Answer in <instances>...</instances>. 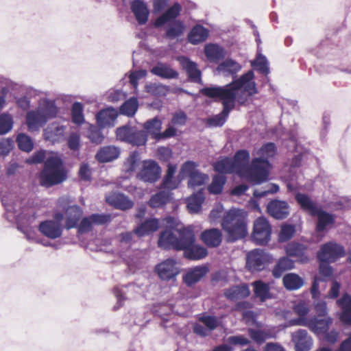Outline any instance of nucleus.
Returning <instances> with one entry per match:
<instances>
[{
	"instance_id": "13d9d810",
	"label": "nucleus",
	"mask_w": 351,
	"mask_h": 351,
	"mask_svg": "<svg viewBox=\"0 0 351 351\" xmlns=\"http://www.w3.org/2000/svg\"><path fill=\"white\" fill-rule=\"evenodd\" d=\"M16 141L19 148L23 152H29L33 149L34 144L32 138L25 134H18Z\"/></svg>"
},
{
	"instance_id": "6e6552de",
	"label": "nucleus",
	"mask_w": 351,
	"mask_h": 351,
	"mask_svg": "<svg viewBox=\"0 0 351 351\" xmlns=\"http://www.w3.org/2000/svg\"><path fill=\"white\" fill-rule=\"evenodd\" d=\"M198 321L199 322L193 324L192 329L193 333L200 337L210 336L220 324V321L216 316L209 315H201Z\"/></svg>"
},
{
	"instance_id": "1a4fd4ad",
	"label": "nucleus",
	"mask_w": 351,
	"mask_h": 351,
	"mask_svg": "<svg viewBox=\"0 0 351 351\" xmlns=\"http://www.w3.org/2000/svg\"><path fill=\"white\" fill-rule=\"evenodd\" d=\"M271 227L268 220L263 217L257 218L254 223L252 239L257 245H265L271 239Z\"/></svg>"
},
{
	"instance_id": "c9c22d12",
	"label": "nucleus",
	"mask_w": 351,
	"mask_h": 351,
	"mask_svg": "<svg viewBox=\"0 0 351 351\" xmlns=\"http://www.w3.org/2000/svg\"><path fill=\"white\" fill-rule=\"evenodd\" d=\"M65 129V126L53 123L45 130V138L54 143L58 141L60 138L63 136Z\"/></svg>"
},
{
	"instance_id": "f03ea898",
	"label": "nucleus",
	"mask_w": 351,
	"mask_h": 351,
	"mask_svg": "<svg viewBox=\"0 0 351 351\" xmlns=\"http://www.w3.org/2000/svg\"><path fill=\"white\" fill-rule=\"evenodd\" d=\"M1 202L5 210V216L7 220L10 222L16 221L17 229L25 235L28 241L39 243V240L32 235L29 226L33 218L27 217L21 210V202L18 197L14 193H7L1 197Z\"/></svg>"
},
{
	"instance_id": "423d86ee",
	"label": "nucleus",
	"mask_w": 351,
	"mask_h": 351,
	"mask_svg": "<svg viewBox=\"0 0 351 351\" xmlns=\"http://www.w3.org/2000/svg\"><path fill=\"white\" fill-rule=\"evenodd\" d=\"M69 201L67 197H62L58 199V204L64 212L65 226L66 230L77 227L78 222L82 215V209L77 205H69Z\"/></svg>"
},
{
	"instance_id": "5701e85b",
	"label": "nucleus",
	"mask_w": 351,
	"mask_h": 351,
	"mask_svg": "<svg viewBox=\"0 0 351 351\" xmlns=\"http://www.w3.org/2000/svg\"><path fill=\"white\" fill-rule=\"evenodd\" d=\"M179 237H177V250L184 251L191 244L195 243V237L191 228H183L178 230Z\"/></svg>"
},
{
	"instance_id": "f8f14e48",
	"label": "nucleus",
	"mask_w": 351,
	"mask_h": 351,
	"mask_svg": "<svg viewBox=\"0 0 351 351\" xmlns=\"http://www.w3.org/2000/svg\"><path fill=\"white\" fill-rule=\"evenodd\" d=\"M292 322L298 326H308L313 332L319 335L325 333L332 323V319L326 317L324 319H314L308 321L306 318H297L292 320Z\"/></svg>"
},
{
	"instance_id": "774afa93",
	"label": "nucleus",
	"mask_w": 351,
	"mask_h": 351,
	"mask_svg": "<svg viewBox=\"0 0 351 351\" xmlns=\"http://www.w3.org/2000/svg\"><path fill=\"white\" fill-rule=\"evenodd\" d=\"M145 90L152 95L160 96L165 94L167 88L160 83H149L145 86Z\"/></svg>"
},
{
	"instance_id": "412c9836",
	"label": "nucleus",
	"mask_w": 351,
	"mask_h": 351,
	"mask_svg": "<svg viewBox=\"0 0 351 351\" xmlns=\"http://www.w3.org/2000/svg\"><path fill=\"white\" fill-rule=\"evenodd\" d=\"M47 122V119L36 108L29 111L26 114V124L31 132L38 131Z\"/></svg>"
},
{
	"instance_id": "393cba45",
	"label": "nucleus",
	"mask_w": 351,
	"mask_h": 351,
	"mask_svg": "<svg viewBox=\"0 0 351 351\" xmlns=\"http://www.w3.org/2000/svg\"><path fill=\"white\" fill-rule=\"evenodd\" d=\"M130 8L137 22H147L149 10L143 0H133L130 3Z\"/></svg>"
},
{
	"instance_id": "bb28decb",
	"label": "nucleus",
	"mask_w": 351,
	"mask_h": 351,
	"mask_svg": "<svg viewBox=\"0 0 351 351\" xmlns=\"http://www.w3.org/2000/svg\"><path fill=\"white\" fill-rule=\"evenodd\" d=\"M208 272L206 266H196L189 269L183 276V280L187 286H192L199 281Z\"/></svg>"
},
{
	"instance_id": "f704fd0d",
	"label": "nucleus",
	"mask_w": 351,
	"mask_h": 351,
	"mask_svg": "<svg viewBox=\"0 0 351 351\" xmlns=\"http://www.w3.org/2000/svg\"><path fill=\"white\" fill-rule=\"evenodd\" d=\"M177 236L169 230L162 231L160 234L158 245L159 247L177 250Z\"/></svg>"
},
{
	"instance_id": "b1692460",
	"label": "nucleus",
	"mask_w": 351,
	"mask_h": 351,
	"mask_svg": "<svg viewBox=\"0 0 351 351\" xmlns=\"http://www.w3.org/2000/svg\"><path fill=\"white\" fill-rule=\"evenodd\" d=\"M204 54L210 62H218L226 55L224 48L215 43H208L204 46Z\"/></svg>"
},
{
	"instance_id": "dca6fc26",
	"label": "nucleus",
	"mask_w": 351,
	"mask_h": 351,
	"mask_svg": "<svg viewBox=\"0 0 351 351\" xmlns=\"http://www.w3.org/2000/svg\"><path fill=\"white\" fill-rule=\"evenodd\" d=\"M155 272L162 280H171L179 274L178 268L173 259H167L155 267Z\"/></svg>"
},
{
	"instance_id": "79ce46f5",
	"label": "nucleus",
	"mask_w": 351,
	"mask_h": 351,
	"mask_svg": "<svg viewBox=\"0 0 351 351\" xmlns=\"http://www.w3.org/2000/svg\"><path fill=\"white\" fill-rule=\"evenodd\" d=\"M208 36V30L197 23L188 35V40L193 45L204 42Z\"/></svg>"
},
{
	"instance_id": "052dcab7",
	"label": "nucleus",
	"mask_w": 351,
	"mask_h": 351,
	"mask_svg": "<svg viewBox=\"0 0 351 351\" xmlns=\"http://www.w3.org/2000/svg\"><path fill=\"white\" fill-rule=\"evenodd\" d=\"M0 83L3 86L0 88V112L7 105V97L10 93V80L0 77Z\"/></svg>"
},
{
	"instance_id": "bf43d9fd",
	"label": "nucleus",
	"mask_w": 351,
	"mask_h": 351,
	"mask_svg": "<svg viewBox=\"0 0 351 351\" xmlns=\"http://www.w3.org/2000/svg\"><path fill=\"white\" fill-rule=\"evenodd\" d=\"M147 141V135L143 130H138L134 127L132 134L130 136V144L132 145L141 146L145 145Z\"/></svg>"
},
{
	"instance_id": "4d7b16f0",
	"label": "nucleus",
	"mask_w": 351,
	"mask_h": 351,
	"mask_svg": "<svg viewBox=\"0 0 351 351\" xmlns=\"http://www.w3.org/2000/svg\"><path fill=\"white\" fill-rule=\"evenodd\" d=\"M86 136L91 143L97 145L101 143L104 138L100 128L95 125H90L88 126L86 132Z\"/></svg>"
},
{
	"instance_id": "ea45409f",
	"label": "nucleus",
	"mask_w": 351,
	"mask_h": 351,
	"mask_svg": "<svg viewBox=\"0 0 351 351\" xmlns=\"http://www.w3.org/2000/svg\"><path fill=\"white\" fill-rule=\"evenodd\" d=\"M208 254V250L200 245H196L195 243L191 244L184 251V256L193 261H197L204 258Z\"/></svg>"
},
{
	"instance_id": "f3484780",
	"label": "nucleus",
	"mask_w": 351,
	"mask_h": 351,
	"mask_svg": "<svg viewBox=\"0 0 351 351\" xmlns=\"http://www.w3.org/2000/svg\"><path fill=\"white\" fill-rule=\"evenodd\" d=\"M38 230L46 237L56 239L62 236L63 227L58 221L45 220L40 223Z\"/></svg>"
},
{
	"instance_id": "09e8293b",
	"label": "nucleus",
	"mask_w": 351,
	"mask_h": 351,
	"mask_svg": "<svg viewBox=\"0 0 351 351\" xmlns=\"http://www.w3.org/2000/svg\"><path fill=\"white\" fill-rule=\"evenodd\" d=\"M252 285L255 295L260 298L261 302H265L266 300L271 298L269 286L268 284L261 280H256L254 282Z\"/></svg>"
},
{
	"instance_id": "0e129e2a",
	"label": "nucleus",
	"mask_w": 351,
	"mask_h": 351,
	"mask_svg": "<svg viewBox=\"0 0 351 351\" xmlns=\"http://www.w3.org/2000/svg\"><path fill=\"white\" fill-rule=\"evenodd\" d=\"M306 250L305 245L300 243H291L287 247V253L290 256L301 257Z\"/></svg>"
},
{
	"instance_id": "f257e3e1",
	"label": "nucleus",
	"mask_w": 351,
	"mask_h": 351,
	"mask_svg": "<svg viewBox=\"0 0 351 351\" xmlns=\"http://www.w3.org/2000/svg\"><path fill=\"white\" fill-rule=\"evenodd\" d=\"M254 73L248 71L239 78L223 86L205 87L201 90L203 95L215 99H219L223 104L222 111L207 119V124L212 127L222 126L228 118L230 112L235 106L237 95L240 88H243L247 95H253L257 90L254 82Z\"/></svg>"
},
{
	"instance_id": "39448f33",
	"label": "nucleus",
	"mask_w": 351,
	"mask_h": 351,
	"mask_svg": "<svg viewBox=\"0 0 351 351\" xmlns=\"http://www.w3.org/2000/svg\"><path fill=\"white\" fill-rule=\"evenodd\" d=\"M276 147L274 143H268L263 145L256 152L258 157L252 160L251 173L258 182L267 180L270 163L269 159L275 156Z\"/></svg>"
},
{
	"instance_id": "2eb2a0df",
	"label": "nucleus",
	"mask_w": 351,
	"mask_h": 351,
	"mask_svg": "<svg viewBox=\"0 0 351 351\" xmlns=\"http://www.w3.org/2000/svg\"><path fill=\"white\" fill-rule=\"evenodd\" d=\"M267 212L276 219H285L290 214V206L286 201L277 199H272L267 204Z\"/></svg>"
},
{
	"instance_id": "3c124183",
	"label": "nucleus",
	"mask_w": 351,
	"mask_h": 351,
	"mask_svg": "<svg viewBox=\"0 0 351 351\" xmlns=\"http://www.w3.org/2000/svg\"><path fill=\"white\" fill-rule=\"evenodd\" d=\"M247 332L250 338L258 345L263 343L267 339L272 337V335L267 330L248 328Z\"/></svg>"
},
{
	"instance_id": "a878e982",
	"label": "nucleus",
	"mask_w": 351,
	"mask_h": 351,
	"mask_svg": "<svg viewBox=\"0 0 351 351\" xmlns=\"http://www.w3.org/2000/svg\"><path fill=\"white\" fill-rule=\"evenodd\" d=\"M296 351H308L312 345L313 339L306 330L300 329L293 335Z\"/></svg>"
},
{
	"instance_id": "2f4dec72",
	"label": "nucleus",
	"mask_w": 351,
	"mask_h": 351,
	"mask_svg": "<svg viewBox=\"0 0 351 351\" xmlns=\"http://www.w3.org/2000/svg\"><path fill=\"white\" fill-rule=\"evenodd\" d=\"M120 154L118 147L108 145L101 147L96 154L95 158L100 162H108L117 159Z\"/></svg>"
},
{
	"instance_id": "6e6d98bb",
	"label": "nucleus",
	"mask_w": 351,
	"mask_h": 351,
	"mask_svg": "<svg viewBox=\"0 0 351 351\" xmlns=\"http://www.w3.org/2000/svg\"><path fill=\"white\" fill-rule=\"evenodd\" d=\"M252 66L261 73L267 75L269 73V63L265 56L259 54L252 61Z\"/></svg>"
},
{
	"instance_id": "8fccbe9b",
	"label": "nucleus",
	"mask_w": 351,
	"mask_h": 351,
	"mask_svg": "<svg viewBox=\"0 0 351 351\" xmlns=\"http://www.w3.org/2000/svg\"><path fill=\"white\" fill-rule=\"evenodd\" d=\"M165 38L173 40L181 36L184 31L183 23H167L165 26Z\"/></svg>"
},
{
	"instance_id": "69168bd1",
	"label": "nucleus",
	"mask_w": 351,
	"mask_h": 351,
	"mask_svg": "<svg viewBox=\"0 0 351 351\" xmlns=\"http://www.w3.org/2000/svg\"><path fill=\"white\" fill-rule=\"evenodd\" d=\"M279 190L278 185L276 184H268L263 189H255L253 195L255 197L261 198L266 196L268 194H274Z\"/></svg>"
},
{
	"instance_id": "a19ab883",
	"label": "nucleus",
	"mask_w": 351,
	"mask_h": 351,
	"mask_svg": "<svg viewBox=\"0 0 351 351\" xmlns=\"http://www.w3.org/2000/svg\"><path fill=\"white\" fill-rule=\"evenodd\" d=\"M296 202L300 204L301 208L311 216L315 214L319 207L315 204L311 199L306 194L297 193L295 195Z\"/></svg>"
},
{
	"instance_id": "9b49d317",
	"label": "nucleus",
	"mask_w": 351,
	"mask_h": 351,
	"mask_svg": "<svg viewBox=\"0 0 351 351\" xmlns=\"http://www.w3.org/2000/svg\"><path fill=\"white\" fill-rule=\"evenodd\" d=\"M181 173L189 176L188 186L191 189L204 185L208 180L206 174L195 169V163L192 161H187L182 165Z\"/></svg>"
},
{
	"instance_id": "de8ad7c7",
	"label": "nucleus",
	"mask_w": 351,
	"mask_h": 351,
	"mask_svg": "<svg viewBox=\"0 0 351 351\" xmlns=\"http://www.w3.org/2000/svg\"><path fill=\"white\" fill-rule=\"evenodd\" d=\"M214 169L219 173V175L236 173L233 160L228 157L217 161L214 165Z\"/></svg>"
},
{
	"instance_id": "864d4df0",
	"label": "nucleus",
	"mask_w": 351,
	"mask_h": 351,
	"mask_svg": "<svg viewBox=\"0 0 351 351\" xmlns=\"http://www.w3.org/2000/svg\"><path fill=\"white\" fill-rule=\"evenodd\" d=\"M226 178L224 175H216L213 177L211 184L208 186V191L210 193L218 195L223 190L226 184Z\"/></svg>"
},
{
	"instance_id": "e2e57ef3",
	"label": "nucleus",
	"mask_w": 351,
	"mask_h": 351,
	"mask_svg": "<svg viewBox=\"0 0 351 351\" xmlns=\"http://www.w3.org/2000/svg\"><path fill=\"white\" fill-rule=\"evenodd\" d=\"M72 120L73 123L80 125L84 123L83 106L80 102H75L71 109Z\"/></svg>"
},
{
	"instance_id": "a18cd8bd",
	"label": "nucleus",
	"mask_w": 351,
	"mask_h": 351,
	"mask_svg": "<svg viewBox=\"0 0 351 351\" xmlns=\"http://www.w3.org/2000/svg\"><path fill=\"white\" fill-rule=\"evenodd\" d=\"M204 201V194L202 190L198 191L187 199V208L191 213H197Z\"/></svg>"
},
{
	"instance_id": "cd10ccee",
	"label": "nucleus",
	"mask_w": 351,
	"mask_h": 351,
	"mask_svg": "<svg viewBox=\"0 0 351 351\" xmlns=\"http://www.w3.org/2000/svg\"><path fill=\"white\" fill-rule=\"evenodd\" d=\"M179 60L190 80L193 82H199L201 71L198 69L197 64L186 57H180Z\"/></svg>"
},
{
	"instance_id": "aec40b11",
	"label": "nucleus",
	"mask_w": 351,
	"mask_h": 351,
	"mask_svg": "<svg viewBox=\"0 0 351 351\" xmlns=\"http://www.w3.org/2000/svg\"><path fill=\"white\" fill-rule=\"evenodd\" d=\"M106 202L115 208L123 210L133 207L134 202L128 196L120 193H113L106 197Z\"/></svg>"
},
{
	"instance_id": "5fc2aeb1",
	"label": "nucleus",
	"mask_w": 351,
	"mask_h": 351,
	"mask_svg": "<svg viewBox=\"0 0 351 351\" xmlns=\"http://www.w3.org/2000/svg\"><path fill=\"white\" fill-rule=\"evenodd\" d=\"M14 125L12 116L4 112L0 114V135H4L12 130Z\"/></svg>"
},
{
	"instance_id": "72a5a7b5",
	"label": "nucleus",
	"mask_w": 351,
	"mask_h": 351,
	"mask_svg": "<svg viewBox=\"0 0 351 351\" xmlns=\"http://www.w3.org/2000/svg\"><path fill=\"white\" fill-rule=\"evenodd\" d=\"M312 216L317 217L316 230L319 232H323L327 226L332 225L335 220L333 215L323 210L321 208H319Z\"/></svg>"
},
{
	"instance_id": "338daca9",
	"label": "nucleus",
	"mask_w": 351,
	"mask_h": 351,
	"mask_svg": "<svg viewBox=\"0 0 351 351\" xmlns=\"http://www.w3.org/2000/svg\"><path fill=\"white\" fill-rule=\"evenodd\" d=\"M295 226L291 224H285L282 226L279 233V241L285 242L289 240L295 234Z\"/></svg>"
},
{
	"instance_id": "9d476101",
	"label": "nucleus",
	"mask_w": 351,
	"mask_h": 351,
	"mask_svg": "<svg viewBox=\"0 0 351 351\" xmlns=\"http://www.w3.org/2000/svg\"><path fill=\"white\" fill-rule=\"evenodd\" d=\"M345 254V249L341 245L330 241L321 246L317 256L319 261H328L333 263L337 259L343 257Z\"/></svg>"
},
{
	"instance_id": "4be33fe9",
	"label": "nucleus",
	"mask_w": 351,
	"mask_h": 351,
	"mask_svg": "<svg viewBox=\"0 0 351 351\" xmlns=\"http://www.w3.org/2000/svg\"><path fill=\"white\" fill-rule=\"evenodd\" d=\"M241 69V65L235 60L226 59L217 66L216 71L223 77L230 76L234 79Z\"/></svg>"
},
{
	"instance_id": "4468645a",
	"label": "nucleus",
	"mask_w": 351,
	"mask_h": 351,
	"mask_svg": "<svg viewBox=\"0 0 351 351\" xmlns=\"http://www.w3.org/2000/svg\"><path fill=\"white\" fill-rule=\"evenodd\" d=\"M268 261L265 252L259 249L250 252L247 255L246 267L252 272L263 270Z\"/></svg>"
},
{
	"instance_id": "20e7f679",
	"label": "nucleus",
	"mask_w": 351,
	"mask_h": 351,
	"mask_svg": "<svg viewBox=\"0 0 351 351\" xmlns=\"http://www.w3.org/2000/svg\"><path fill=\"white\" fill-rule=\"evenodd\" d=\"M66 179V173L62 159L52 154L47 157L44 168L40 173V184L43 186L51 187L62 183Z\"/></svg>"
},
{
	"instance_id": "e433bc0d",
	"label": "nucleus",
	"mask_w": 351,
	"mask_h": 351,
	"mask_svg": "<svg viewBox=\"0 0 351 351\" xmlns=\"http://www.w3.org/2000/svg\"><path fill=\"white\" fill-rule=\"evenodd\" d=\"M37 108L47 121L49 119L56 117L58 111L55 101L49 99H42Z\"/></svg>"
},
{
	"instance_id": "680f3d73",
	"label": "nucleus",
	"mask_w": 351,
	"mask_h": 351,
	"mask_svg": "<svg viewBox=\"0 0 351 351\" xmlns=\"http://www.w3.org/2000/svg\"><path fill=\"white\" fill-rule=\"evenodd\" d=\"M134 127L129 125H125L118 128L116 130L117 138L123 142L130 143V136L132 134Z\"/></svg>"
},
{
	"instance_id": "c85d7f7f",
	"label": "nucleus",
	"mask_w": 351,
	"mask_h": 351,
	"mask_svg": "<svg viewBox=\"0 0 351 351\" xmlns=\"http://www.w3.org/2000/svg\"><path fill=\"white\" fill-rule=\"evenodd\" d=\"M150 71L152 74L162 79H177L179 75L177 71L173 69L170 65L163 62H158L151 69Z\"/></svg>"
},
{
	"instance_id": "58836bf2",
	"label": "nucleus",
	"mask_w": 351,
	"mask_h": 351,
	"mask_svg": "<svg viewBox=\"0 0 351 351\" xmlns=\"http://www.w3.org/2000/svg\"><path fill=\"white\" fill-rule=\"evenodd\" d=\"M224 295L228 300L234 301L248 297L250 295V290L245 285L241 286H233L226 289Z\"/></svg>"
},
{
	"instance_id": "49530a36",
	"label": "nucleus",
	"mask_w": 351,
	"mask_h": 351,
	"mask_svg": "<svg viewBox=\"0 0 351 351\" xmlns=\"http://www.w3.org/2000/svg\"><path fill=\"white\" fill-rule=\"evenodd\" d=\"M170 193L169 191H160L153 195L148 202V205L153 208H160L169 202Z\"/></svg>"
},
{
	"instance_id": "a211bd4d",
	"label": "nucleus",
	"mask_w": 351,
	"mask_h": 351,
	"mask_svg": "<svg viewBox=\"0 0 351 351\" xmlns=\"http://www.w3.org/2000/svg\"><path fill=\"white\" fill-rule=\"evenodd\" d=\"M118 117V111L116 108L109 107L101 110L96 114L97 123L100 128L112 127Z\"/></svg>"
},
{
	"instance_id": "0eeeda50",
	"label": "nucleus",
	"mask_w": 351,
	"mask_h": 351,
	"mask_svg": "<svg viewBox=\"0 0 351 351\" xmlns=\"http://www.w3.org/2000/svg\"><path fill=\"white\" fill-rule=\"evenodd\" d=\"M232 160L237 173L246 176L247 180L254 184H261L262 183L258 182V180L252 176V164L249 166L250 153L248 151L245 149L237 151Z\"/></svg>"
},
{
	"instance_id": "6ab92c4d",
	"label": "nucleus",
	"mask_w": 351,
	"mask_h": 351,
	"mask_svg": "<svg viewBox=\"0 0 351 351\" xmlns=\"http://www.w3.org/2000/svg\"><path fill=\"white\" fill-rule=\"evenodd\" d=\"M200 239L208 247H217L222 242V232L215 228L206 229L202 232Z\"/></svg>"
},
{
	"instance_id": "7ed1b4c3",
	"label": "nucleus",
	"mask_w": 351,
	"mask_h": 351,
	"mask_svg": "<svg viewBox=\"0 0 351 351\" xmlns=\"http://www.w3.org/2000/svg\"><path fill=\"white\" fill-rule=\"evenodd\" d=\"M221 226L228 234V241L234 242L244 238L247 234L245 212L240 209L230 210L223 217Z\"/></svg>"
},
{
	"instance_id": "4c0bfd02",
	"label": "nucleus",
	"mask_w": 351,
	"mask_h": 351,
	"mask_svg": "<svg viewBox=\"0 0 351 351\" xmlns=\"http://www.w3.org/2000/svg\"><path fill=\"white\" fill-rule=\"evenodd\" d=\"M294 267L295 263L293 260L287 256L282 257L274 267L272 274L276 278H279L285 271L293 269Z\"/></svg>"
},
{
	"instance_id": "ddd939ff",
	"label": "nucleus",
	"mask_w": 351,
	"mask_h": 351,
	"mask_svg": "<svg viewBox=\"0 0 351 351\" xmlns=\"http://www.w3.org/2000/svg\"><path fill=\"white\" fill-rule=\"evenodd\" d=\"M160 173L161 169L158 163L154 160H148L143 162L138 177L145 182L154 183L159 179Z\"/></svg>"
},
{
	"instance_id": "7c9ffc66",
	"label": "nucleus",
	"mask_w": 351,
	"mask_h": 351,
	"mask_svg": "<svg viewBox=\"0 0 351 351\" xmlns=\"http://www.w3.org/2000/svg\"><path fill=\"white\" fill-rule=\"evenodd\" d=\"M159 226L160 223L158 219L156 218H149L145 220L134 228V233L138 237H142L156 231Z\"/></svg>"
},
{
	"instance_id": "473e14b6",
	"label": "nucleus",
	"mask_w": 351,
	"mask_h": 351,
	"mask_svg": "<svg viewBox=\"0 0 351 351\" xmlns=\"http://www.w3.org/2000/svg\"><path fill=\"white\" fill-rule=\"evenodd\" d=\"M182 7L178 2H174L167 7L155 22H176V20L180 14Z\"/></svg>"
},
{
	"instance_id": "c03bdc74",
	"label": "nucleus",
	"mask_w": 351,
	"mask_h": 351,
	"mask_svg": "<svg viewBox=\"0 0 351 351\" xmlns=\"http://www.w3.org/2000/svg\"><path fill=\"white\" fill-rule=\"evenodd\" d=\"M285 287L289 291L298 290L304 285V280L294 273L287 274L282 278Z\"/></svg>"
},
{
	"instance_id": "603ef678",
	"label": "nucleus",
	"mask_w": 351,
	"mask_h": 351,
	"mask_svg": "<svg viewBox=\"0 0 351 351\" xmlns=\"http://www.w3.org/2000/svg\"><path fill=\"white\" fill-rule=\"evenodd\" d=\"M138 106V100L135 97H131L125 101L120 107V113L128 117H132L137 111Z\"/></svg>"
},
{
	"instance_id": "37998d69",
	"label": "nucleus",
	"mask_w": 351,
	"mask_h": 351,
	"mask_svg": "<svg viewBox=\"0 0 351 351\" xmlns=\"http://www.w3.org/2000/svg\"><path fill=\"white\" fill-rule=\"evenodd\" d=\"M143 128L146 134L152 135L156 140H159V134L162 129V121L158 117H154L145 121L143 123Z\"/></svg>"
},
{
	"instance_id": "c756f323",
	"label": "nucleus",
	"mask_w": 351,
	"mask_h": 351,
	"mask_svg": "<svg viewBox=\"0 0 351 351\" xmlns=\"http://www.w3.org/2000/svg\"><path fill=\"white\" fill-rule=\"evenodd\" d=\"M337 304L341 309V321L344 324L351 325V296L348 293H344L337 300Z\"/></svg>"
}]
</instances>
